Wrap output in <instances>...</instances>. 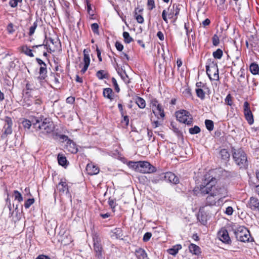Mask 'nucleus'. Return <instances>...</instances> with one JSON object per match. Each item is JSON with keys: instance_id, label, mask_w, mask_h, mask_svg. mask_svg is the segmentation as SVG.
<instances>
[{"instance_id": "39448f33", "label": "nucleus", "mask_w": 259, "mask_h": 259, "mask_svg": "<svg viewBox=\"0 0 259 259\" xmlns=\"http://www.w3.org/2000/svg\"><path fill=\"white\" fill-rule=\"evenodd\" d=\"M206 68V73L211 80L219 79V69L217 63L210 60L207 63Z\"/></svg>"}, {"instance_id": "79ce46f5", "label": "nucleus", "mask_w": 259, "mask_h": 259, "mask_svg": "<svg viewBox=\"0 0 259 259\" xmlns=\"http://www.w3.org/2000/svg\"><path fill=\"white\" fill-rule=\"evenodd\" d=\"M200 132V128L198 126L196 125H195L193 127L189 128V133L192 135L197 134L199 133Z\"/></svg>"}, {"instance_id": "8fccbe9b", "label": "nucleus", "mask_w": 259, "mask_h": 259, "mask_svg": "<svg viewBox=\"0 0 259 259\" xmlns=\"http://www.w3.org/2000/svg\"><path fill=\"white\" fill-rule=\"evenodd\" d=\"M114 234H115L116 238H120L122 236V231L120 228H116L113 230Z\"/></svg>"}, {"instance_id": "0eeeda50", "label": "nucleus", "mask_w": 259, "mask_h": 259, "mask_svg": "<svg viewBox=\"0 0 259 259\" xmlns=\"http://www.w3.org/2000/svg\"><path fill=\"white\" fill-rule=\"evenodd\" d=\"M177 119L180 122L188 125L192 123V117L190 113L185 110H180L176 112Z\"/></svg>"}, {"instance_id": "a18cd8bd", "label": "nucleus", "mask_w": 259, "mask_h": 259, "mask_svg": "<svg viewBox=\"0 0 259 259\" xmlns=\"http://www.w3.org/2000/svg\"><path fill=\"white\" fill-rule=\"evenodd\" d=\"M147 7L150 11L153 10L155 7L154 0H148Z\"/></svg>"}, {"instance_id": "c756f323", "label": "nucleus", "mask_w": 259, "mask_h": 259, "mask_svg": "<svg viewBox=\"0 0 259 259\" xmlns=\"http://www.w3.org/2000/svg\"><path fill=\"white\" fill-rule=\"evenodd\" d=\"M249 69L252 74L256 75L258 73L259 67L258 64L255 63H252L250 64Z\"/></svg>"}, {"instance_id": "cd10ccee", "label": "nucleus", "mask_w": 259, "mask_h": 259, "mask_svg": "<svg viewBox=\"0 0 259 259\" xmlns=\"http://www.w3.org/2000/svg\"><path fill=\"white\" fill-rule=\"evenodd\" d=\"M182 248V246L180 244H178L173 246L172 248H170L168 250V252L171 255H176L179 250Z\"/></svg>"}, {"instance_id": "c03bdc74", "label": "nucleus", "mask_w": 259, "mask_h": 259, "mask_svg": "<svg viewBox=\"0 0 259 259\" xmlns=\"http://www.w3.org/2000/svg\"><path fill=\"white\" fill-rule=\"evenodd\" d=\"M37 27V23L36 21L34 22L32 25L29 28V35H32L34 33L36 28Z\"/></svg>"}, {"instance_id": "864d4df0", "label": "nucleus", "mask_w": 259, "mask_h": 259, "mask_svg": "<svg viewBox=\"0 0 259 259\" xmlns=\"http://www.w3.org/2000/svg\"><path fill=\"white\" fill-rule=\"evenodd\" d=\"M112 82L115 88V91L117 92H119V91H120V89L118 87V85L117 84V81L115 79V78L113 77L112 78Z\"/></svg>"}, {"instance_id": "ddd939ff", "label": "nucleus", "mask_w": 259, "mask_h": 259, "mask_svg": "<svg viewBox=\"0 0 259 259\" xmlns=\"http://www.w3.org/2000/svg\"><path fill=\"white\" fill-rule=\"evenodd\" d=\"M218 237L223 243L230 244L231 243V239L229 236L227 230L222 228L218 233Z\"/></svg>"}, {"instance_id": "c85d7f7f", "label": "nucleus", "mask_w": 259, "mask_h": 259, "mask_svg": "<svg viewBox=\"0 0 259 259\" xmlns=\"http://www.w3.org/2000/svg\"><path fill=\"white\" fill-rule=\"evenodd\" d=\"M136 103L141 109H144L146 106V102L144 99L141 97H138L136 99Z\"/></svg>"}, {"instance_id": "7c9ffc66", "label": "nucleus", "mask_w": 259, "mask_h": 259, "mask_svg": "<svg viewBox=\"0 0 259 259\" xmlns=\"http://www.w3.org/2000/svg\"><path fill=\"white\" fill-rule=\"evenodd\" d=\"M164 179V174L161 175H155L151 178V181L154 184H157L160 181Z\"/></svg>"}, {"instance_id": "e433bc0d", "label": "nucleus", "mask_w": 259, "mask_h": 259, "mask_svg": "<svg viewBox=\"0 0 259 259\" xmlns=\"http://www.w3.org/2000/svg\"><path fill=\"white\" fill-rule=\"evenodd\" d=\"M14 196L15 200H17L19 202H21L23 201V197L21 194L17 190L14 191Z\"/></svg>"}, {"instance_id": "6ab92c4d", "label": "nucleus", "mask_w": 259, "mask_h": 259, "mask_svg": "<svg viewBox=\"0 0 259 259\" xmlns=\"http://www.w3.org/2000/svg\"><path fill=\"white\" fill-rule=\"evenodd\" d=\"M49 41L54 46H51L50 44H48V47H47V49L50 51V52H55L58 50L59 46H60V42L58 40H54L52 38H49ZM48 45L45 46L44 47H47Z\"/></svg>"}, {"instance_id": "f704fd0d", "label": "nucleus", "mask_w": 259, "mask_h": 259, "mask_svg": "<svg viewBox=\"0 0 259 259\" xmlns=\"http://www.w3.org/2000/svg\"><path fill=\"white\" fill-rule=\"evenodd\" d=\"M128 166L130 167L133 168L136 171L138 172L139 161H130L128 163Z\"/></svg>"}, {"instance_id": "0e129e2a", "label": "nucleus", "mask_w": 259, "mask_h": 259, "mask_svg": "<svg viewBox=\"0 0 259 259\" xmlns=\"http://www.w3.org/2000/svg\"><path fill=\"white\" fill-rule=\"evenodd\" d=\"M33 102H34V103L37 105H40L42 103L41 99L40 98H37L36 99L34 100Z\"/></svg>"}, {"instance_id": "f3484780", "label": "nucleus", "mask_w": 259, "mask_h": 259, "mask_svg": "<svg viewBox=\"0 0 259 259\" xmlns=\"http://www.w3.org/2000/svg\"><path fill=\"white\" fill-rule=\"evenodd\" d=\"M164 178L173 184H178L179 182V179L174 173L167 172L164 175Z\"/></svg>"}, {"instance_id": "e2e57ef3", "label": "nucleus", "mask_w": 259, "mask_h": 259, "mask_svg": "<svg viewBox=\"0 0 259 259\" xmlns=\"http://www.w3.org/2000/svg\"><path fill=\"white\" fill-rule=\"evenodd\" d=\"M74 98L69 97L66 99V102L69 104H72L74 102Z\"/></svg>"}, {"instance_id": "c9c22d12", "label": "nucleus", "mask_w": 259, "mask_h": 259, "mask_svg": "<svg viewBox=\"0 0 259 259\" xmlns=\"http://www.w3.org/2000/svg\"><path fill=\"white\" fill-rule=\"evenodd\" d=\"M205 124L206 128L209 131H211L213 129V122L212 120L206 119L205 121Z\"/></svg>"}, {"instance_id": "3c124183", "label": "nucleus", "mask_w": 259, "mask_h": 259, "mask_svg": "<svg viewBox=\"0 0 259 259\" xmlns=\"http://www.w3.org/2000/svg\"><path fill=\"white\" fill-rule=\"evenodd\" d=\"M220 42L219 38L217 34H214L212 37V44L214 46H217Z\"/></svg>"}, {"instance_id": "6e6552de", "label": "nucleus", "mask_w": 259, "mask_h": 259, "mask_svg": "<svg viewBox=\"0 0 259 259\" xmlns=\"http://www.w3.org/2000/svg\"><path fill=\"white\" fill-rule=\"evenodd\" d=\"M156 171V168L147 161H139L138 172L142 174H150Z\"/></svg>"}, {"instance_id": "473e14b6", "label": "nucleus", "mask_w": 259, "mask_h": 259, "mask_svg": "<svg viewBox=\"0 0 259 259\" xmlns=\"http://www.w3.org/2000/svg\"><path fill=\"white\" fill-rule=\"evenodd\" d=\"M220 155L222 159L224 160H228L230 158V154L227 151V150L225 149H222L220 151Z\"/></svg>"}, {"instance_id": "20e7f679", "label": "nucleus", "mask_w": 259, "mask_h": 259, "mask_svg": "<svg viewBox=\"0 0 259 259\" xmlns=\"http://www.w3.org/2000/svg\"><path fill=\"white\" fill-rule=\"evenodd\" d=\"M233 157L236 163L240 168H245L247 166V157L242 149H234Z\"/></svg>"}, {"instance_id": "2eb2a0df", "label": "nucleus", "mask_w": 259, "mask_h": 259, "mask_svg": "<svg viewBox=\"0 0 259 259\" xmlns=\"http://www.w3.org/2000/svg\"><path fill=\"white\" fill-rule=\"evenodd\" d=\"M247 206L252 210H258L259 209V200L255 197H250Z\"/></svg>"}, {"instance_id": "ea45409f", "label": "nucleus", "mask_w": 259, "mask_h": 259, "mask_svg": "<svg viewBox=\"0 0 259 259\" xmlns=\"http://www.w3.org/2000/svg\"><path fill=\"white\" fill-rule=\"evenodd\" d=\"M22 124L25 128L29 129L32 123V121L31 122L30 120L25 119L22 122Z\"/></svg>"}, {"instance_id": "f03ea898", "label": "nucleus", "mask_w": 259, "mask_h": 259, "mask_svg": "<svg viewBox=\"0 0 259 259\" xmlns=\"http://www.w3.org/2000/svg\"><path fill=\"white\" fill-rule=\"evenodd\" d=\"M32 123L36 130L44 134H50L53 132L55 128L53 122L47 118H34L32 119Z\"/></svg>"}, {"instance_id": "b1692460", "label": "nucleus", "mask_w": 259, "mask_h": 259, "mask_svg": "<svg viewBox=\"0 0 259 259\" xmlns=\"http://www.w3.org/2000/svg\"><path fill=\"white\" fill-rule=\"evenodd\" d=\"M189 249L191 253L195 255H199L201 253L200 248L193 243L190 244Z\"/></svg>"}, {"instance_id": "2f4dec72", "label": "nucleus", "mask_w": 259, "mask_h": 259, "mask_svg": "<svg viewBox=\"0 0 259 259\" xmlns=\"http://www.w3.org/2000/svg\"><path fill=\"white\" fill-rule=\"evenodd\" d=\"M58 161L59 164L63 166L66 165L67 161L66 157L61 154L58 155Z\"/></svg>"}, {"instance_id": "a878e982", "label": "nucleus", "mask_w": 259, "mask_h": 259, "mask_svg": "<svg viewBox=\"0 0 259 259\" xmlns=\"http://www.w3.org/2000/svg\"><path fill=\"white\" fill-rule=\"evenodd\" d=\"M103 96L105 98L112 100L113 98V91L111 88H105L103 90Z\"/></svg>"}, {"instance_id": "5fc2aeb1", "label": "nucleus", "mask_w": 259, "mask_h": 259, "mask_svg": "<svg viewBox=\"0 0 259 259\" xmlns=\"http://www.w3.org/2000/svg\"><path fill=\"white\" fill-rule=\"evenodd\" d=\"M152 236V234L150 232L146 233L143 236V241L147 242L149 240Z\"/></svg>"}, {"instance_id": "393cba45", "label": "nucleus", "mask_w": 259, "mask_h": 259, "mask_svg": "<svg viewBox=\"0 0 259 259\" xmlns=\"http://www.w3.org/2000/svg\"><path fill=\"white\" fill-rule=\"evenodd\" d=\"M20 51L25 54L26 55L29 56L30 57H33L34 56L33 54L32 53V50L30 49L27 46L24 45L22 46L20 48Z\"/></svg>"}, {"instance_id": "4c0bfd02", "label": "nucleus", "mask_w": 259, "mask_h": 259, "mask_svg": "<svg viewBox=\"0 0 259 259\" xmlns=\"http://www.w3.org/2000/svg\"><path fill=\"white\" fill-rule=\"evenodd\" d=\"M39 82H40L39 81ZM39 85L34 86L32 83H30V82H28L26 84V89L27 90H33L35 89H38L41 85V82L39 83Z\"/></svg>"}, {"instance_id": "7ed1b4c3", "label": "nucleus", "mask_w": 259, "mask_h": 259, "mask_svg": "<svg viewBox=\"0 0 259 259\" xmlns=\"http://www.w3.org/2000/svg\"><path fill=\"white\" fill-rule=\"evenodd\" d=\"M179 12V6L176 4H174L172 6H169L167 9L162 11V18L166 23H168V18L173 19L174 21H176L177 19Z\"/></svg>"}, {"instance_id": "1a4fd4ad", "label": "nucleus", "mask_w": 259, "mask_h": 259, "mask_svg": "<svg viewBox=\"0 0 259 259\" xmlns=\"http://www.w3.org/2000/svg\"><path fill=\"white\" fill-rule=\"evenodd\" d=\"M236 235L239 240L244 242L249 241L250 238L249 231L244 227L239 228L236 232Z\"/></svg>"}, {"instance_id": "69168bd1", "label": "nucleus", "mask_w": 259, "mask_h": 259, "mask_svg": "<svg viewBox=\"0 0 259 259\" xmlns=\"http://www.w3.org/2000/svg\"><path fill=\"white\" fill-rule=\"evenodd\" d=\"M96 51H97V57L98 58V59L100 62H101L102 61V57L101 56V53L98 48H97Z\"/></svg>"}, {"instance_id": "f8f14e48", "label": "nucleus", "mask_w": 259, "mask_h": 259, "mask_svg": "<svg viewBox=\"0 0 259 259\" xmlns=\"http://www.w3.org/2000/svg\"><path fill=\"white\" fill-rule=\"evenodd\" d=\"M89 50L84 49L83 50V63L80 64L79 66L81 67V65L83 64V67L81 70V73L83 74L87 70L90 64V58L89 56Z\"/></svg>"}, {"instance_id": "9b49d317", "label": "nucleus", "mask_w": 259, "mask_h": 259, "mask_svg": "<svg viewBox=\"0 0 259 259\" xmlns=\"http://www.w3.org/2000/svg\"><path fill=\"white\" fill-rule=\"evenodd\" d=\"M243 109L246 120L250 125L252 124L254 122L253 116L250 109L249 104L248 102L246 101L244 103Z\"/></svg>"}, {"instance_id": "4468645a", "label": "nucleus", "mask_w": 259, "mask_h": 259, "mask_svg": "<svg viewBox=\"0 0 259 259\" xmlns=\"http://www.w3.org/2000/svg\"><path fill=\"white\" fill-rule=\"evenodd\" d=\"M6 124L4 125V133L2 135V138L7 137L8 135H10L12 133V126L13 122L10 118L7 117L6 119Z\"/></svg>"}, {"instance_id": "a19ab883", "label": "nucleus", "mask_w": 259, "mask_h": 259, "mask_svg": "<svg viewBox=\"0 0 259 259\" xmlns=\"http://www.w3.org/2000/svg\"><path fill=\"white\" fill-rule=\"evenodd\" d=\"M53 77L54 84L56 87H58L59 84H60V81H59L60 75L58 74H53Z\"/></svg>"}, {"instance_id": "4d7b16f0", "label": "nucleus", "mask_w": 259, "mask_h": 259, "mask_svg": "<svg viewBox=\"0 0 259 259\" xmlns=\"http://www.w3.org/2000/svg\"><path fill=\"white\" fill-rule=\"evenodd\" d=\"M115 47L119 51H121L123 49V45L118 41L116 42L115 43Z\"/></svg>"}, {"instance_id": "58836bf2", "label": "nucleus", "mask_w": 259, "mask_h": 259, "mask_svg": "<svg viewBox=\"0 0 259 259\" xmlns=\"http://www.w3.org/2000/svg\"><path fill=\"white\" fill-rule=\"evenodd\" d=\"M222 56L223 51L220 49H218L216 51L213 53V56L215 59H220Z\"/></svg>"}, {"instance_id": "09e8293b", "label": "nucleus", "mask_w": 259, "mask_h": 259, "mask_svg": "<svg viewBox=\"0 0 259 259\" xmlns=\"http://www.w3.org/2000/svg\"><path fill=\"white\" fill-rule=\"evenodd\" d=\"M91 29L94 33L98 34L99 33V25L97 23H95L91 25Z\"/></svg>"}, {"instance_id": "37998d69", "label": "nucleus", "mask_w": 259, "mask_h": 259, "mask_svg": "<svg viewBox=\"0 0 259 259\" xmlns=\"http://www.w3.org/2000/svg\"><path fill=\"white\" fill-rule=\"evenodd\" d=\"M196 93L197 96L201 99H203L205 98L204 92L201 89H196Z\"/></svg>"}, {"instance_id": "dca6fc26", "label": "nucleus", "mask_w": 259, "mask_h": 259, "mask_svg": "<svg viewBox=\"0 0 259 259\" xmlns=\"http://www.w3.org/2000/svg\"><path fill=\"white\" fill-rule=\"evenodd\" d=\"M224 197V196L208 195L206 198V205L213 206L216 204L217 201L220 200V198Z\"/></svg>"}, {"instance_id": "052dcab7", "label": "nucleus", "mask_w": 259, "mask_h": 259, "mask_svg": "<svg viewBox=\"0 0 259 259\" xmlns=\"http://www.w3.org/2000/svg\"><path fill=\"white\" fill-rule=\"evenodd\" d=\"M183 94L186 96H191V91L189 88H186L184 91L183 92Z\"/></svg>"}, {"instance_id": "412c9836", "label": "nucleus", "mask_w": 259, "mask_h": 259, "mask_svg": "<svg viewBox=\"0 0 259 259\" xmlns=\"http://www.w3.org/2000/svg\"><path fill=\"white\" fill-rule=\"evenodd\" d=\"M135 253L138 259H148L145 251L141 248L136 249Z\"/></svg>"}, {"instance_id": "13d9d810", "label": "nucleus", "mask_w": 259, "mask_h": 259, "mask_svg": "<svg viewBox=\"0 0 259 259\" xmlns=\"http://www.w3.org/2000/svg\"><path fill=\"white\" fill-rule=\"evenodd\" d=\"M136 19L139 23H143L144 22L143 17L140 15H137L136 16Z\"/></svg>"}, {"instance_id": "423d86ee", "label": "nucleus", "mask_w": 259, "mask_h": 259, "mask_svg": "<svg viewBox=\"0 0 259 259\" xmlns=\"http://www.w3.org/2000/svg\"><path fill=\"white\" fill-rule=\"evenodd\" d=\"M150 106L152 110L153 114L157 117L158 118H163L165 115L163 109L161 105L158 103V101L155 99L152 98L150 100Z\"/></svg>"}, {"instance_id": "9d476101", "label": "nucleus", "mask_w": 259, "mask_h": 259, "mask_svg": "<svg viewBox=\"0 0 259 259\" xmlns=\"http://www.w3.org/2000/svg\"><path fill=\"white\" fill-rule=\"evenodd\" d=\"M36 60L37 63L40 66L39 68V76L37 77V79L40 82H42L43 80H44L47 77V65L46 63L40 59L36 58Z\"/></svg>"}, {"instance_id": "49530a36", "label": "nucleus", "mask_w": 259, "mask_h": 259, "mask_svg": "<svg viewBox=\"0 0 259 259\" xmlns=\"http://www.w3.org/2000/svg\"><path fill=\"white\" fill-rule=\"evenodd\" d=\"M22 1V0H10L9 5L11 7L15 8L18 6V3H21Z\"/></svg>"}, {"instance_id": "5701e85b", "label": "nucleus", "mask_w": 259, "mask_h": 259, "mask_svg": "<svg viewBox=\"0 0 259 259\" xmlns=\"http://www.w3.org/2000/svg\"><path fill=\"white\" fill-rule=\"evenodd\" d=\"M57 188L59 191L62 193H67L68 191L67 184L66 182L61 181L57 185Z\"/></svg>"}, {"instance_id": "f257e3e1", "label": "nucleus", "mask_w": 259, "mask_h": 259, "mask_svg": "<svg viewBox=\"0 0 259 259\" xmlns=\"http://www.w3.org/2000/svg\"><path fill=\"white\" fill-rule=\"evenodd\" d=\"M199 190L201 194L203 195H214V196H224V197L227 195V190L223 186L217 185L216 179L211 178L209 179H205L202 184L200 185Z\"/></svg>"}, {"instance_id": "4be33fe9", "label": "nucleus", "mask_w": 259, "mask_h": 259, "mask_svg": "<svg viewBox=\"0 0 259 259\" xmlns=\"http://www.w3.org/2000/svg\"><path fill=\"white\" fill-rule=\"evenodd\" d=\"M94 250L96 252V255L98 257H100L102 256V247L101 243L97 240L95 241V239H94Z\"/></svg>"}, {"instance_id": "a211bd4d", "label": "nucleus", "mask_w": 259, "mask_h": 259, "mask_svg": "<svg viewBox=\"0 0 259 259\" xmlns=\"http://www.w3.org/2000/svg\"><path fill=\"white\" fill-rule=\"evenodd\" d=\"M86 170L90 175H97L99 172V167L93 163L87 164Z\"/></svg>"}, {"instance_id": "de8ad7c7", "label": "nucleus", "mask_w": 259, "mask_h": 259, "mask_svg": "<svg viewBox=\"0 0 259 259\" xmlns=\"http://www.w3.org/2000/svg\"><path fill=\"white\" fill-rule=\"evenodd\" d=\"M34 202L33 198L27 199L24 204V206L26 208H28Z\"/></svg>"}, {"instance_id": "bb28decb", "label": "nucleus", "mask_w": 259, "mask_h": 259, "mask_svg": "<svg viewBox=\"0 0 259 259\" xmlns=\"http://www.w3.org/2000/svg\"><path fill=\"white\" fill-rule=\"evenodd\" d=\"M96 76L99 79H103L105 78H108L109 77L108 73L103 70H100L97 72L96 73Z\"/></svg>"}, {"instance_id": "774afa93", "label": "nucleus", "mask_w": 259, "mask_h": 259, "mask_svg": "<svg viewBox=\"0 0 259 259\" xmlns=\"http://www.w3.org/2000/svg\"><path fill=\"white\" fill-rule=\"evenodd\" d=\"M36 259H50V257H49L47 256L44 255H39Z\"/></svg>"}, {"instance_id": "72a5a7b5", "label": "nucleus", "mask_w": 259, "mask_h": 259, "mask_svg": "<svg viewBox=\"0 0 259 259\" xmlns=\"http://www.w3.org/2000/svg\"><path fill=\"white\" fill-rule=\"evenodd\" d=\"M123 37L125 43L129 44L133 41V38L131 37L129 33L125 31L123 33Z\"/></svg>"}, {"instance_id": "aec40b11", "label": "nucleus", "mask_w": 259, "mask_h": 259, "mask_svg": "<svg viewBox=\"0 0 259 259\" xmlns=\"http://www.w3.org/2000/svg\"><path fill=\"white\" fill-rule=\"evenodd\" d=\"M66 148L72 153H75L78 151L76 144L71 140H68L67 141Z\"/></svg>"}, {"instance_id": "bf43d9fd", "label": "nucleus", "mask_w": 259, "mask_h": 259, "mask_svg": "<svg viewBox=\"0 0 259 259\" xmlns=\"http://www.w3.org/2000/svg\"><path fill=\"white\" fill-rule=\"evenodd\" d=\"M129 122V119L128 117L127 116H123V119L122 121V122L123 123H125V125L126 126L128 125Z\"/></svg>"}, {"instance_id": "6e6d98bb", "label": "nucleus", "mask_w": 259, "mask_h": 259, "mask_svg": "<svg viewBox=\"0 0 259 259\" xmlns=\"http://www.w3.org/2000/svg\"><path fill=\"white\" fill-rule=\"evenodd\" d=\"M233 211H234V210L231 206H228L226 208L225 213L228 215H230L233 214Z\"/></svg>"}, {"instance_id": "338daca9", "label": "nucleus", "mask_w": 259, "mask_h": 259, "mask_svg": "<svg viewBox=\"0 0 259 259\" xmlns=\"http://www.w3.org/2000/svg\"><path fill=\"white\" fill-rule=\"evenodd\" d=\"M210 23V21L209 19H206L205 20H204L202 22V24L204 26H206L209 25Z\"/></svg>"}, {"instance_id": "603ef678", "label": "nucleus", "mask_w": 259, "mask_h": 259, "mask_svg": "<svg viewBox=\"0 0 259 259\" xmlns=\"http://www.w3.org/2000/svg\"><path fill=\"white\" fill-rule=\"evenodd\" d=\"M225 103L228 105H230V106H231L232 105V98H231V96L230 94L228 95L226 97V98H225Z\"/></svg>"}, {"instance_id": "680f3d73", "label": "nucleus", "mask_w": 259, "mask_h": 259, "mask_svg": "<svg viewBox=\"0 0 259 259\" xmlns=\"http://www.w3.org/2000/svg\"><path fill=\"white\" fill-rule=\"evenodd\" d=\"M157 36L159 38L160 40H164V35L162 32L158 31L157 33Z\"/></svg>"}]
</instances>
